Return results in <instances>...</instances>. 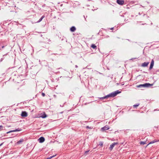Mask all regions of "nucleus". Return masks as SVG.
Masks as SVG:
<instances>
[{
  "label": "nucleus",
  "mask_w": 159,
  "mask_h": 159,
  "mask_svg": "<svg viewBox=\"0 0 159 159\" xmlns=\"http://www.w3.org/2000/svg\"><path fill=\"white\" fill-rule=\"evenodd\" d=\"M121 91H119L118 90L115 91L113 92H112L111 93L103 97H102L100 98V99H102L104 98H107L108 97H115L117 94L121 93Z\"/></svg>",
  "instance_id": "f257e3e1"
},
{
  "label": "nucleus",
  "mask_w": 159,
  "mask_h": 159,
  "mask_svg": "<svg viewBox=\"0 0 159 159\" xmlns=\"http://www.w3.org/2000/svg\"><path fill=\"white\" fill-rule=\"evenodd\" d=\"M153 85V84H150L149 83H146L144 84H140L137 85L136 87L137 88H140L141 87H149L152 86Z\"/></svg>",
  "instance_id": "f03ea898"
},
{
  "label": "nucleus",
  "mask_w": 159,
  "mask_h": 159,
  "mask_svg": "<svg viewBox=\"0 0 159 159\" xmlns=\"http://www.w3.org/2000/svg\"><path fill=\"white\" fill-rule=\"evenodd\" d=\"M21 130H22V129H21L18 128L17 129H16L15 130H11L9 131H8L7 133V134H8L10 133H11V132H17V131H21Z\"/></svg>",
  "instance_id": "7ed1b4c3"
},
{
  "label": "nucleus",
  "mask_w": 159,
  "mask_h": 159,
  "mask_svg": "<svg viewBox=\"0 0 159 159\" xmlns=\"http://www.w3.org/2000/svg\"><path fill=\"white\" fill-rule=\"evenodd\" d=\"M118 144V143H112L110 145V147H109V149H110V150H111L116 145H117Z\"/></svg>",
  "instance_id": "20e7f679"
},
{
  "label": "nucleus",
  "mask_w": 159,
  "mask_h": 159,
  "mask_svg": "<svg viewBox=\"0 0 159 159\" xmlns=\"http://www.w3.org/2000/svg\"><path fill=\"white\" fill-rule=\"evenodd\" d=\"M21 116L23 117H25L27 116L28 114L26 111H22L21 113Z\"/></svg>",
  "instance_id": "39448f33"
},
{
  "label": "nucleus",
  "mask_w": 159,
  "mask_h": 159,
  "mask_svg": "<svg viewBox=\"0 0 159 159\" xmlns=\"http://www.w3.org/2000/svg\"><path fill=\"white\" fill-rule=\"evenodd\" d=\"M117 2L120 5H123L124 4V1L123 0H117Z\"/></svg>",
  "instance_id": "423d86ee"
},
{
  "label": "nucleus",
  "mask_w": 159,
  "mask_h": 159,
  "mask_svg": "<svg viewBox=\"0 0 159 159\" xmlns=\"http://www.w3.org/2000/svg\"><path fill=\"white\" fill-rule=\"evenodd\" d=\"M38 140L39 143H42L44 141L45 139L43 137H41L38 139Z\"/></svg>",
  "instance_id": "0eeeda50"
},
{
  "label": "nucleus",
  "mask_w": 159,
  "mask_h": 159,
  "mask_svg": "<svg viewBox=\"0 0 159 159\" xmlns=\"http://www.w3.org/2000/svg\"><path fill=\"white\" fill-rule=\"evenodd\" d=\"M149 63V62H144L142 64L141 66L143 67H146L148 66Z\"/></svg>",
  "instance_id": "6e6552de"
},
{
  "label": "nucleus",
  "mask_w": 159,
  "mask_h": 159,
  "mask_svg": "<svg viewBox=\"0 0 159 159\" xmlns=\"http://www.w3.org/2000/svg\"><path fill=\"white\" fill-rule=\"evenodd\" d=\"M154 61L153 59H152L151 62L150 66L149 67L150 69H151L153 68V67L154 66Z\"/></svg>",
  "instance_id": "1a4fd4ad"
},
{
  "label": "nucleus",
  "mask_w": 159,
  "mask_h": 159,
  "mask_svg": "<svg viewBox=\"0 0 159 159\" xmlns=\"http://www.w3.org/2000/svg\"><path fill=\"white\" fill-rule=\"evenodd\" d=\"M108 129H109V128L108 126H105L101 128V130L102 131H104V130H107Z\"/></svg>",
  "instance_id": "9d476101"
},
{
  "label": "nucleus",
  "mask_w": 159,
  "mask_h": 159,
  "mask_svg": "<svg viewBox=\"0 0 159 159\" xmlns=\"http://www.w3.org/2000/svg\"><path fill=\"white\" fill-rule=\"evenodd\" d=\"M76 30V28L74 26H72L70 28V30L72 32H74Z\"/></svg>",
  "instance_id": "9b49d317"
},
{
  "label": "nucleus",
  "mask_w": 159,
  "mask_h": 159,
  "mask_svg": "<svg viewBox=\"0 0 159 159\" xmlns=\"http://www.w3.org/2000/svg\"><path fill=\"white\" fill-rule=\"evenodd\" d=\"M91 47L94 49H96L97 48V46L94 44H92Z\"/></svg>",
  "instance_id": "f8f14e48"
},
{
  "label": "nucleus",
  "mask_w": 159,
  "mask_h": 159,
  "mask_svg": "<svg viewBox=\"0 0 159 159\" xmlns=\"http://www.w3.org/2000/svg\"><path fill=\"white\" fill-rule=\"evenodd\" d=\"M157 142V141H156V140H154L151 142H150V143H149L147 146H146V147H147L149 144H151V143H155L156 142Z\"/></svg>",
  "instance_id": "ddd939ff"
},
{
  "label": "nucleus",
  "mask_w": 159,
  "mask_h": 159,
  "mask_svg": "<svg viewBox=\"0 0 159 159\" xmlns=\"http://www.w3.org/2000/svg\"><path fill=\"white\" fill-rule=\"evenodd\" d=\"M23 141V139H21L19 141H18V142H17V143L18 144H20V143H21Z\"/></svg>",
  "instance_id": "4468645a"
},
{
  "label": "nucleus",
  "mask_w": 159,
  "mask_h": 159,
  "mask_svg": "<svg viewBox=\"0 0 159 159\" xmlns=\"http://www.w3.org/2000/svg\"><path fill=\"white\" fill-rule=\"evenodd\" d=\"M44 16H43L39 20V21H38V22H39L42 21V19L44 18Z\"/></svg>",
  "instance_id": "2eb2a0df"
},
{
  "label": "nucleus",
  "mask_w": 159,
  "mask_h": 159,
  "mask_svg": "<svg viewBox=\"0 0 159 159\" xmlns=\"http://www.w3.org/2000/svg\"><path fill=\"white\" fill-rule=\"evenodd\" d=\"M146 143V142L141 141L140 143V144L141 145H144Z\"/></svg>",
  "instance_id": "dca6fc26"
},
{
  "label": "nucleus",
  "mask_w": 159,
  "mask_h": 159,
  "mask_svg": "<svg viewBox=\"0 0 159 159\" xmlns=\"http://www.w3.org/2000/svg\"><path fill=\"white\" fill-rule=\"evenodd\" d=\"M55 156H56V155L51 156V157L48 158H47V159H50L52 158V157H55Z\"/></svg>",
  "instance_id": "f3484780"
},
{
  "label": "nucleus",
  "mask_w": 159,
  "mask_h": 159,
  "mask_svg": "<svg viewBox=\"0 0 159 159\" xmlns=\"http://www.w3.org/2000/svg\"><path fill=\"white\" fill-rule=\"evenodd\" d=\"M103 143L102 142H101L100 143L99 145L101 147H102L103 146Z\"/></svg>",
  "instance_id": "a211bd4d"
},
{
  "label": "nucleus",
  "mask_w": 159,
  "mask_h": 159,
  "mask_svg": "<svg viewBox=\"0 0 159 159\" xmlns=\"http://www.w3.org/2000/svg\"><path fill=\"white\" fill-rule=\"evenodd\" d=\"M139 105V104H136V105H134L133 106V107H138Z\"/></svg>",
  "instance_id": "6ab92c4d"
},
{
  "label": "nucleus",
  "mask_w": 159,
  "mask_h": 159,
  "mask_svg": "<svg viewBox=\"0 0 159 159\" xmlns=\"http://www.w3.org/2000/svg\"><path fill=\"white\" fill-rule=\"evenodd\" d=\"M44 116H43H43H42V117L43 118H45L47 117V116L45 114H44Z\"/></svg>",
  "instance_id": "aec40b11"
},
{
  "label": "nucleus",
  "mask_w": 159,
  "mask_h": 159,
  "mask_svg": "<svg viewBox=\"0 0 159 159\" xmlns=\"http://www.w3.org/2000/svg\"><path fill=\"white\" fill-rule=\"evenodd\" d=\"M3 128V126L2 125H0V129L2 130V128Z\"/></svg>",
  "instance_id": "412c9836"
},
{
  "label": "nucleus",
  "mask_w": 159,
  "mask_h": 159,
  "mask_svg": "<svg viewBox=\"0 0 159 159\" xmlns=\"http://www.w3.org/2000/svg\"><path fill=\"white\" fill-rule=\"evenodd\" d=\"M42 95L44 97L45 95V94L44 93H42Z\"/></svg>",
  "instance_id": "4be33fe9"
},
{
  "label": "nucleus",
  "mask_w": 159,
  "mask_h": 159,
  "mask_svg": "<svg viewBox=\"0 0 159 159\" xmlns=\"http://www.w3.org/2000/svg\"><path fill=\"white\" fill-rule=\"evenodd\" d=\"M88 152V151H86L85 152V153H87Z\"/></svg>",
  "instance_id": "5701e85b"
},
{
  "label": "nucleus",
  "mask_w": 159,
  "mask_h": 159,
  "mask_svg": "<svg viewBox=\"0 0 159 159\" xmlns=\"http://www.w3.org/2000/svg\"><path fill=\"white\" fill-rule=\"evenodd\" d=\"M4 48V46H3L2 47V48Z\"/></svg>",
  "instance_id": "b1692460"
},
{
  "label": "nucleus",
  "mask_w": 159,
  "mask_h": 159,
  "mask_svg": "<svg viewBox=\"0 0 159 159\" xmlns=\"http://www.w3.org/2000/svg\"><path fill=\"white\" fill-rule=\"evenodd\" d=\"M2 145V144H0V146H1Z\"/></svg>",
  "instance_id": "393cba45"
}]
</instances>
